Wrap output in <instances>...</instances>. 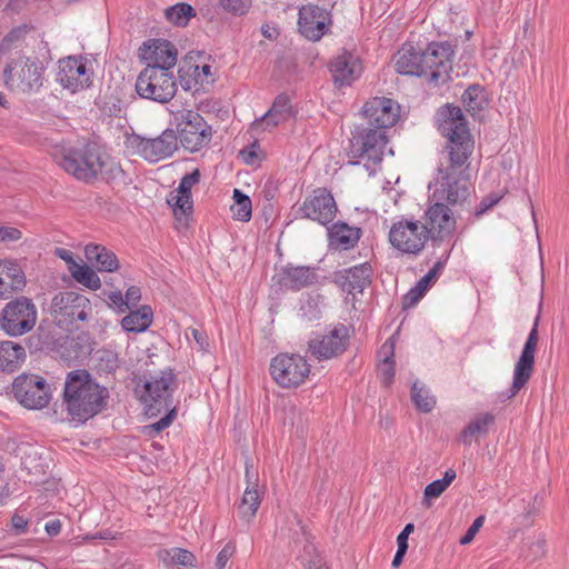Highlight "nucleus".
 <instances>
[{
  "instance_id": "f257e3e1",
  "label": "nucleus",
  "mask_w": 569,
  "mask_h": 569,
  "mask_svg": "<svg viewBox=\"0 0 569 569\" xmlns=\"http://www.w3.org/2000/svg\"><path fill=\"white\" fill-rule=\"evenodd\" d=\"M438 130L448 139L450 164L438 169L435 197L451 204L461 203L469 196V182L462 166L472 153L473 141L459 107H446L438 118Z\"/></svg>"
},
{
  "instance_id": "f03ea898",
  "label": "nucleus",
  "mask_w": 569,
  "mask_h": 569,
  "mask_svg": "<svg viewBox=\"0 0 569 569\" xmlns=\"http://www.w3.org/2000/svg\"><path fill=\"white\" fill-rule=\"evenodd\" d=\"M109 390L100 386L87 370H73L67 375L63 403L73 421L86 422L107 406Z\"/></svg>"
},
{
  "instance_id": "7ed1b4c3",
  "label": "nucleus",
  "mask_w": 569,
  "mask_h": 569,
  "mask_svg": "<svg viewBox=\"0 0 569 569\" xmlns=\"http://www.w3.org/2000/svg\"><path fill=\"white\" fill-rule=\"evenodd\" d=\"M52 156L62 170L84 183L98 180L108 161L101 148L91 141L57 146Z\"/></svg>"
},
{
  "instance_id": "20e7f679",
  "label": "nucleus",
  "mask_w": 569,
  "mask_h": 569,
  "mask_svg": "<svg viewBox=\"0 0 569 569\" xmlns=\"http://www.w3.org/2000/svg\"><path fill=\"white\" fill-rule=\"evenodd\" d=\"M388 142L386 131L372 127L359 130L350 140V157L357 159L352 164L362 162L365 169L371 176L382 161L383 151Z\"/></svg>"
},
{
  "instance_id": "39448f33",
  "label": "nucleus",
  "mask_w": 569,
  "mask_h": 569,
  "mask_svg": "<svg viewBox=\"0 0 569 569\" xmlns=\"http://www.w3.org/2000/svg\"><path fill=\"white\" fill-rule=\"evenodd\" d=\"M90 300L74 291H62L53 296L50 315L53 322L61 329H78L77 321H86L91 315Z\"/></svg>"
},
{
  "instance_id": "423d86ee",
  "label": "nucleus",
  "mask_w": 569,
  "mask_h": 569,
  "mask_svg": "<svg viewBox=\"0 0 569 569\" xmlns=\"http://www.w3.org/2000/svg\"><path fill=\"white\" fill-rule=\"evenodd\" d=\"M143 388L144 392L141 396V401L144 405V413L149 418L157 417L163 410L176 407L172 392L177 388V379L171 370L150 376Z\"/></svg>"
},
{
  "instance_id": "0eeeda50",
  "label": "nucleus",
  "mask_w": 569,
  "mask_h": 569,
  "mask_svg": "<svg viewBox=\"0 0 569 569\" xmlns=\"http://www.w3.org/2000/svg\"><path fill=\"white\" fill-rule=\"evenodd\" d=\"M136 91L143 99L167 103L177 92L174 76L166 68L146 67L137 78Z\"/></svg>"
},
{
  "instance_id": "6e6552de",
  "label": "nucleus",
  "mask_w": 569,
  "mask_h": 569,
  "mask_svg": "<svg viewBox=\"0 0 569 569\" xmlns=\"http://www.w3.org/2000/svg\"><path fill=\"white\" fill-rule=\"evenodd\" d=\"M42 71L43 68L37 59H12L3 70L4 86L13 91H38L42 86Z\"/></svg>"
},
{
  "instance_id": "1a4fd4ad",
  "label": "nucleus",
  "mask_w": 569,
  "mask_h": 569,
  "mask_svg": "<svg viewBox=\"0 0 569 569\" xmlns=\"http://www.w3.org/2000/svg\"><path fill=\"white\" fill-rule=\"evenodd\" d=\"M174 122L180 142L186 150L197 152L211 141V127L197 111H179L174 114Z\"/></svg>"
},
{
  "instance_id": "9d476101",
  "label": "nucleus",
  "mask_w": 569,
  "mask_h": 569,
  "mask_svg": "<svg viewBox=\"0 0 569 569\" xmlns=\"http://www.w3.org/2000/svg\"><path fill=\"white\" fill-rule=\"evenodd\" d=\"M37 317V308L32 300L27 297H18L2 309L0 326L10 337H20L33 329Z\"/></svg>"
},
{
  "instance_id": "9b49d317",
  "label": "nucleus",
  "mask_w": 569,
  "mask_h": 569,
  "mask_svg": "<svg viewBox=\"0 0 569 569\" xmlns=\"http://www.w3.org/2000/svg\"><path fill=\"white\" fill-rule=\"evenodd\" d=\"M126 144L133 154L140 156L149 162H157L160 159L172 156L178 149V136L172 129H166L159 137L153 139L131 134L127 138Z\"/></svg>"
},
{
  "instance_id": "f8f14e48",
  "label": "nucleus",
  "mask_w": 569,
  "mask_h": 569,
  "mask_svg": "<svg viewBox=\"0 0 569 569\" xmlns=\"http://www.w3.org/2000/svg\"><path fill=\"white\" fill-rule=\"evenodd\" d=\"M273 380L282 388H297L310 373V365L299 355L280 353L270 363Z\"/></svg>"
},
{
  "instance_id": "ddd939ff",
  "label": "nucleus",
  "mask_w": 569,
  "mask_h": 569,
  "mask_svg": "<svg viewBox=\"0 0 569 569\" xmlns=\"http://www.w3.org/2000/svg\"><path fill=\"white\" fill-rule=\"evenodd\" d=\"M12 393L27 409H42L50 401V386L38 375L18 376L12 383Z\"/></svg>"
},
{
  "instance_id": "4468645a",
  "label": "nucleus",
  "mask_w": 569,
  "mask_h": 569,
  "mask_svg": "<svg viewBox=\"0 0 569 569\" xmlns=\"http://www.w3.org/2000/svg\"><path fill=\"white\" fill-rule=\"evenodd\" d=\"M389 241L399 251L416 254L427 242V226L420 221L400 220L390 228Z\"/></svg>"
},
{
  "instance_id": "2eb2a0df",
  "label": "nucleus",
  "mask_w": 569,
  "mask_h": 569,
  "mask_svg": "<svg viewBox=\"0 0 569 569\" xmlns=\"http://www.w3.org/2000/svg\"><path fill=\"white\" fill-rule=\"evenodd\" d=\"M349 342L348 328L339 323L327 335H316L308 342V351L317 360H328L342 355Z\"/></svg>"
},
{
  "instance_id": "dca6fc26",
  "label": "nucleus",
  "mask_w": 569,
  "mask_h": 569,
  "mask_svg": "<svg viewBox=\"0 0 569 569\" xmlns=\"http://www.w3.org/2000/svg\"><path fill=\"white\" fill-rule=\"evenodd\" d=\"M298 29L310 41H319L331 26L330 12L318 4L308 3L299 9Z\"/></svg>"
},
{
  "instance_id": "f3484780",
  "label": "nucleus",
  "mask_w": 569,
  "mask_h": 569,
  "mask_svg": "<svg viewBox=\"0 0 569 569\" xmlns=\"http://www.w3.org/2000/svg\"><path fill=\"white\" fill-rule=\"evenodd\" d=\"M369 127L383 130L393 127L400 118V106L386 97H375L362 109Z\"/></svg>"
},
{
  "instance_id": "a211bd4d",
  "label": "nucleus",
  "mask_w": 569,
  "mask_h": 569,
  "mask_svg": "<svg viewBox=\"0 0 569 569\" xmlns=\"http://www.w3.org/2000/svg\"><path fill=\"white\" fill-rule=\"evenodd\" d=\"M91 74L87 69V59L83 57H67L59 61L57 81L71 92H77L90 86Z\"/></svg>"
},
{
  "instance_id": "6ab92c4d",
  "label": "nucleus",
  "mask_w": 569,
  "mask_h": 569,
  "mask_svg": "<svg viewBox=\"0 0 569 569\" xmlns=\"http://www.w3.org/2000/svg\"><path fill=\"white\" fill-rule=\"evenodd\" d=\"M333 196L325 188L313 190L299 208L303 218L317 221L323 226L331 222L337 213Z\"/></svg>"
},
{
  "instance_id": "aec40b11",
  "label": "nucleus",
  "mask_w": 569,
  "mask_h": 569,
  "mask_svg": "<svg viewBox=\"0 0 569 569\" xmlns=\"http://www.w3.org/2000/svg\"><path fill=\"white\" fill-rule=\"evenodd\" d=\"M452 56L450 43H429V83L441 87L451 80Z\"/></svg>"
},
{
  "instance_id": "412c9836",
  "label": "nucleus",
  "mask_w": 569,
  "mask_h": 569,
  "mask_svg": "<svg viewBox=\"0 0 569 569\" xmlns=\"http://www.w3.org/2000/svg\"><path fill=\"white\" fill-rule=\"evenodd\" d=\"M538 321L539 317L536 318L533 328L531 329L527 338V341L523 346L520 358L518 359L515 366L510 397L516 396L519 392V390L528 382L532 375L535 355L538 346Z\"/></svg>"
},
{
  "instance_id": "4be33fe9",
  "label": "nucleus",
  "mask_w": 569,
  "mask_h": 569,
  "mask_svg": "<svg viewBox=\"0 0 569 569\" xmlns=\"http://www.w3.org/2000/svg\"><path fill=\"white\" fill-rule=\"evenodd\" d=\"M426 50L406 42L393 57L395 69L398 73L412 77L425 74Z\"/></svg>"
},
{
  "instance_id": "5701e85b",
  "label": "nucleus",
  "mask_w": 569,
  "mask_h": 569,
  "mask_svg": "<svg viewBox=\"0 0 569 569\" xmlns=\"http://www.w3.org/2000/svg\"><path fill=\"white\" fill-rule=\"evenodd\" d=\"M361 63L358 57L349 51L338 54L330 63V71L337 86L350 84L361 73Z\"/></svg>"
},
{
  "instance_id": "b1692460",
  "label": "nucleus",
  "mask_w": 569,
  "mask_h": 569,
  "mask_svg": "<svg viewBox=\"0 0 569 569\" xmlns=\"http://www.w3.org/2000/svg\"><path fill=\"white\" fill-rule=\"evenodd\" d=\"M456 221L450 209L443 203H435L429 208V238L443 239L451 234Z\"/></svg>"
},
{
  "instance_id": "393cba45",
  "label": "nucleus",
  "mask_w": 569,
  "mask_h": 569,
  "mask_svg": "<svg viewBox=\"0 0 569 569\" xmlns=\"http://www.w3.org/2000/svg\"><path fill=\"white\" fill-rule=\"evenodd\" d=\"M26 287L22 268L12 260H0V298Z\"/></svg>"
},
{
  "instance_id": "a878e982",
  "label": "nucleus",
  "mask_w": 569,
  "mask_h": 569,
  "mask_svg": "<svg viewBox=\"0 0 569 569\" xmlns=\"http://www.w3.org/2000/svg\"><path fill=\"white\" fill-rule=\"evenodd\" d=\"M147 48L150 53L144 58L151 60L147 67L166 68V72H171L170 69L177 63V50L173 44L167 40H153Z\"/></svg>"
},
{
  "instance_id": "bb28decb",
  "label": "nucleus",
  "mask_w": 569,
  "mask_h": 569,
  "mask_svg": "<svg viewBox=\"0 0 569 569\" xmlns=\"http://www.w3.org/2000/svg\"><path fill=\"white\" fill-rule=\"evenodd\" d=\"M87 260L94 266L99 271H114L119 267L117 256L107 248L90 243L84 248Z\"/></svg>"
},
{
  "instance_id": "cd10ccee",
  "label": "nucleus",
  "mask_w": 569,
  "mask_h": 569,
  "mask_svg": "<svg viewBox=\"0 0 569 569\" xmlns=\"http://www.w3.org/2000/svg\"><path fill=\"white\" fill-rule=\"evenodd\" d=\"M317 274L309 267H288L280 279V284L288 289L299 290L316 282Z\"/></svg>"
},
{
  "instance_id": "c85d7f7f",
  "label": "nucleus",
  "mask_w": 569,
  "mask_h": 569,
  "mask_svg": "<svg viewBox=\"0 0 569 569\" xmlns=\"http://www.w3.org/2000/svg\"><path fill=\"white\" fill-rule=\"evenodd\" d=\"M153 311L149 306H142L137 310H131L121 320V327L124 331L140 333L146 331L152 323Z\"/></svg>"
},
{
  "instance_id": "c756f323",
  "label": "nucleus",
  "mask_w": 569,
  "mask_h": 569,
  "mask_svg": "<svg viewBox=\"0 0 569 569\" xmlns=\"http://www.w3.org/2000/svg\"><path fill=\"white\" fill-rule=\"evenodd\" d=\"M495 421V416L490 412H482L475 416L473 419L463 428L460 433V440L465 445H470L473 440H478L480 437L486 436L489 430V426Z\"/></svg>"
},
{
  "instance_id": "7c9ffc66",
  "label": "nucleus",
  "mask_w": 569,
  "mask_h": 569,
  "mask_svg": "<svg viewBox=\"0 0 569 569\" xmlns=\"http://www.w3.org/2000/svg\"><path fill=\"white\" fill-rule=\"evenodd\" d=\"M292 114L291 101L288 94L280 93L273 100L271 108L261 117L260 122L276 127Z\"/></svg>"
},
{
  "instance_id": "2f4dec72",
  "label": "nucleus",
  "mask_w": 569,
  "mask_h": 569,
  "mask_svg": "<svg viewBox=\"0 0 569 569\" xmlns=\"http://www.w3.org/2000/svg\"><path fill=\"white\" fill-rule=\"evenodd\" d=\"M24 357V348L19 343L13 341L0 342V371H14Z\"/></svg>"
},
{
  "instance_id": "473e14b6",
  "label": "nucleus",
  "mask_w": 569,
  "mask_h": 569,
  "mask_svg": "<svg viewBox=\"0 0 569 569\" xmlns=\"http://www.w3.org/2000/svg\"><path fill=\"white\" fill-rule=\"evenodd\" d=\"M331 243L341 246L343 249L352 248L360 238V229L349 227L347 223L337 222L329 229Z\"/></svg>"
},
{
  "instance_id": "72a5a7b5",
  "label": "nucleus",
  "mask_w": 569,
  "mask_h": 569,
  "mask_svg": "<svg viewBox=\"0 0 569 569\" xmlns=\"http://www.w3.org/2000/svg\"><path fill=\"white\" fill-rule=\"evenodd\" d=\"M380 355L385 356L379 366L381 383L389 387L395 378L393 343L385 342L380 349Z\"/></svg>"
},
{
  "instance_id": "f704fd0d",
  "label": "nucleus",
  "mask_w": 569,
  "mask_h": 569,
  "mask_svg": "<svg viewBox=\"0 0 569 569\" xmlns=\"http://www.w3.org/2000/svg\"><path fill=\"white\" fill-rule=\"evenodd\" d=\"M261 503V496L257 488L247 486L241 502L239 505V512L243 519L250 521Z\"/></svg>"
},
{
  "instance_id": "c9c22d12",
  "label": "nucleus",
  "mask_w": 569,
  "mask_h": 569,
  "mask_svg": "<svg viewBox=\"0 0 569 569\" xmlns=\"http://www.w3.org/2000/svg\"><path fill=\"white\" fill-rule=\"evenodd\" d=\"M546 552V539L542 535L527 539L520 550V557L528 562H533L543 557Z\"/></svg>"
},
{
  "instance_id": "e433bc0d",
  "label": "nucleus",
  "mask_w": 569,
  "mask_h": 569,
  "mask_svg": "<svg viewBox=\"0 0 569 569\" xmlns=\"http://www.w3.org/2000/svg\"><path fill=\"white\" fill-rule=\"evenodd\" d=\"M160 558L166 565H177L182 567H196L197 562L192 552L180 548L162 550L160 552Z\"/></svg>"
},
{
  "instance_id": "4c0bfd02",
  "label": "nucleus",
  "mask_w": 569,
  "mask_h": 569,
  "mask_svg": "<svg viewBox=\"0 0 569 569\" xmlns=\"http://www.w3.org/2000/svg\"><path fill=\"white\" fill-rule=\"evenodd\" d=\"M349 288L350 293L355 291L362 292L365 287L370 283L371 268L367 263L349 268Z\"/></svg>"
},
{
  "instance_id": "58836bf2",
  "label": "nucleus",
  "mask_w": 569,
  "mask_h": 569,
  "mask_svg": "<svg viewBox=\"0 0 569 569\" xmlns=\"http://www.w3.org/2000/svg\"><path fill=\"white\" fill-rule=\"evenodd\" d=\"M234 203L231 207L233 218L247 222L252 216V206L250 198L244 194L241 190L234 189L232 196Z\"/></svg>"
},
{
  "instance_id": "ea45409f",
  "label": "nucleus",
  "mask_w": 569,
  "mask_h": 569,
  "mask_svg": "<svg viewBox=\"0 0 569 569\" xmlns=\"http://www.w3.org/2000/svg\"><path fill=\"white\" fill-rule=\"evenodd\" d=\"M166 18L176 26H186L196 16L194 9L188 3H177L166 9Z\"/></svg>"
},
{
  "instance_id": "a19ab883",
  "label": "nucleus",
  "mask_w": 569,
  "mask_h": 569,
  "mask_svg": "<svg viewBox=\"0 0 569 569\" xmlns=\"http://www.w3.org/2000/svg\"><path fill=\"white\" fill-rule=\"evenodd\" d=\"M167 202L172 208L173 214L178 220L188 218L192 213V199H188L187 196L171 193Z\"/></svg>"
},
{
  "instance_id": "79ce46f5",
  "label": "nucleus",
  "mask_w": 569,
  "mask_h": 569,
  "mask_svg": "<svg viewBox=\"0 0 569 569\" xmlns=\"http://www.w3.org/2000/svg\"><path fill=\"white\" fill-rule=\"evenodd\" d=\"M71 276L77 282L89 289L97 290L101 287L100 278L90 267L86 264H80L77 270L72 271Z\"/></svg>"
},
{
  "instance_id": "37998d69",
  "label": "nucleus",
  "mask_w": 569,
  "mask_h": 569,
  "mask_svg": "<svg viewBox=\"0 0 569 569\" xmlns=\"http://www.w3.org/2000/svg\"><path fill=\"white\" fill-rule=\"evenodd\" d=\"M427 293V274L422 276L413 288L402 297V310H408L418 305Z\"/></svg>"
},
{
  "instance_id": "c03bdc74",
  "label": "nucleus",
  "mask_w": 569,
  "mask_h": 569,
  "mask_svg": "<svg viewBox=\"0 0 569 569\" xmlns=\"http://www.w3.org/2000/svg\"><path fill=\"white\" fill-rule=\"evenodd\" d=\"M303 535L306 536V543L303 546L302 553L299 556L301 563L308 569L323 568L320 566V560L317 555L316 547L309 540V536L306 532H303Z\"/></svg>"
},
{
  "instance_id": "a18cd8bd",
  "label": "nucleus",
  "mask_w": 569,
  "mask_h": 569,
  "mask_svg": "<svg viewBox=\"0 0 569 569\" xmlns=\"http://www.w3.org/2000/svg\"><path fill=\"white\" fill-rule=\"evenodd\" d=\"M456 479V471L448 469L442 479L435 480L429 483V499L438 498Z\"/></svg>"
},
{
  "instance_id": "49530a36",
  "label": "nucleus",
  "mask_w": 569,
  "mask_h": 569,
  "mask_svg": "<svg viewBox=\"0 0 569 569\" xmlns=\"http://www.w3.org/2000/svg\"><path fill=\"white\" fill-rule=\"evenodd\" d=\"M162 412H166V415L160 420L144 427V430L148 432V435L159 433L168 428L177 416V408L172 407L168 410H163Z\"/></svg>"
},
{
  "instance_id": "de8ad7c7",
  "label": "nucleus",
  "mask_w": 569,
  "mask_h": 569,
  "mask_svg": "<svg viewBox=\"0 0 569 569\" xmlns=\"http://www.w3.org/2000/svg\"><path fill=\"white\" fill-rule=\"evenodd\" d=\"M200 180V171L199 169H194L191 173H187L182 177L179 187L177 189V193L181 196H187L188 199H192L191 189L194 184H197Z\"/></svg>"
},
{
  "instance_id": "09e8293b",
  "label": "nucleus",
  "mask_w": 569,
  "mask_h": 569,
  "mask_svg": "<svg viewBox=\"0 0 569 569\" xmlns=\"http://www.w3.org/2000/svg\"><path fill=\"white\" fill-rule=\"evenodd\" d=\"M219 2L226 11L236 16L244 14L251 6V0H219Z\"/></svg>"
},
{
  "instance_id": "8fccbe9b",
  "label": "nucleus",
  "mask_w": 569,
  "mask_h": 569,
  "mask_svg": "<svg viewBox=\"0 0 569 569\" xmlns=\"http://www.w3.org/2000/svg\"><path fill=\"white\" fill-rule=\"evenodd\" d=\"M479 92L480 89L477 86H471L465 91L462 99L469 111L475 112L482 108V101H478Z\"/></svg>"
},
{
  "instance_id": "3c124183",
  "label": "nucleus",
  "mask_w": 569,
  "mask_h": 569,
  "mask_svg": "<svg viewBox=\"0 0 569 569\" xmlns=\"http://www.w3.org/2000/svg\"><path fill=\"white\" fill-rule=\"evenodd\" d=\"M423 386L419 387V382L415 381L410 390V400L421 412H427V402L422 397Z\"/></svg>"
},
{
  "instance_id": "603ef678",
  "label": "nucleus",
  "mask_w": 569,
  "mask_h": 569,
  "mask_svg": "<svg viewBox=\"0 0 569 569\" xmlns=\"http://www.w3.org/2000/svg\"><path fill=\"white\" fill-rule=\"evenodd\" d=\"M108 300L119 313H124L127 310H129V305L126 302L124 297L120 290L110 292L108 295Z\"/></svg>"
},
{
  "instance_id": "864d4df0",
  "label": "nucleus",
  "mask_w": 569,
  "mask_h": 569,
  "mask_svg": "<svg viewBox=\"0 0 569 569\" xmlns=\"http://www.w3.org/2000/svg\"><path fill=\"white\" fill-rule=\"evenodd\" d=\"M236 547L232 542H228L222 550L218 553L216 560L217 569H224L229 559L233 556Z\"/></svg>"
},
{
  "instance_id": "5fc2aeb1",
  "label": "nucleus",
  "mask_w": 569,
  "mask_h": 569,
  "mask_svg": "<svg viewBox=\"0 0 569 569\" xmlns=\"http://www.w3.org/2000/svg\"><path fill=\"white\" fill-rule=\"evenodd\" d=\"M54 256L62 259L67 263L68 270L71 274H72V271L77 270V268L80 266L73 258V253L68 249L56 248Z\"/></svg>"
},
{
  "instance_id": "6e6d98bb",
  "label": "nucleus",
  "mask_w": 569,
  "mask_h": 569,
  "mask_svg": "<svg viewBox=\"0 0 569 569\" xmlns=\"http://www.w3.org/2000/svg\"><path fill=\"white\" fill-rule=\"evenodd\" d=\"M483 522H485V517L483 516L478 517L473 521V523L469 527L467 532L461 537L460 543L468 545L469 542H471L473 540L475 536L477 535V532L482 527Z\"/></svg>"
},
{
  "instance_id": "4d7b16f0",
  "label": "nucleus",
  "mask_w": 569,
  "mask_h": 569,
  "mask_svg": "<svg viewBox=\"0 0 569 569\" xmlns=\"http://www.w3.org/2000/svg\"><path fill=\"white\" fill-rule=\"evenodd\" d=\"M141 299V289L137 286H131L127 289L124 300L129 305V310L138 305Z\"/></svg>"
},
{
  "instance_id": "13d9d810",
  "label": "nucleus",
  "mask_w": 569,
  "mask_h": 569,
  "mask_svg": "<svg viewBox=\"0 0 569 569\" xmlns=\"http://www.w3.org/2000/svg\"><path fill=\"white\" fill-rule=\"evenodd\" d=\"M21 238V231L12 227H0V241H17Z\"/></svg>"
},
{
  "instance_id": "bf43d9fd",
  "label": "nucleus",
  "mask_w": 569,
  "mask_h": 569,
  "mask_svg": "<svg viewBox=\"0 0 569 569\" xmlns=\"http://www.w3.org/2000/svg\"><path fill=\"white\" fill-rule=\"evenodd\" d=\"M333 282L337 286H339L343 291H347L348 293H350V288H349L350 279H349V270L348 269L335 272Z\"/></svg>"
},
{
  "instance_id": "052dcab7",
  "label": "nucleus",
  "mask_w": 569,
  "mask_h": 569,
  "mask_svg": "<svg viewBox=\"0 0 569 569\" xmlns=\"http://www.w3.org/2000/svg\"><path fill=\"white\" fill-rule=\"evenodd\" d=\"M11 525H12V528L14 530V533L16 535H21L26 531L27 529V526H28V520L18 515V513H14L11 518Z\"/></svg>"
},
{
  "instance_id": "680f3d73",
  "label": "nucleus",
  "mask_w": 569,
  "mask_h": 569,
  "mask_svg": "<svg viewBox=\"0 0 569 569\" xmlns=\"http://www.w3.org/2000/svg\"><path fill=\"white\" fill-rule=\"evenodd\" d=\"M254 147H256V143H253L251 146V148H246L240 151V156L242 157V160L247 164H253L258 158L256 151L253 150Z\"/></svg>"
},
{
  "instance_id": "e2e57ef3",
  "label": "nucleus",
  "mask_w": 569,
  "mask_h": 569,
  "mask_svg": "<svg viewBox=\"0 0 569 569\" xmlns=\"http://www.w3.org/2000/svg\"><path fill=\"white\" fill-rule=\"evenodd\" d=\"M44 529L49 536H57L61 530V522L59 519L50 520L46 523Z\"/></svg>"
},
{
  "instance_id": "0e129e2a",
  "label": "nucleus",
  "mask_w": 569,
  "mask_h": 569,
  "mask_svg": "<svg viewBox=\"0 0 569 569\" xmlns=\"http://www.w3.org/2000/svg\"><path fill=\"white\" fill-rule=\"evenodd\" d=\"M246 480L247 486H249L250 488H257L258 476L250 472V466L248 462H246Z\"/></svg>"
},
{
  "instance_id": "69168bd1",
  "label": "nucleus",
  "mask_w": 569,
  "mask_h": 569,
  "mask_svg": "<svg viewBox=\"0 0 569 569\" xmlns=\"http://www.w3.org/2000/svg\"><path fill=\"white\" fill-rule=\"evenodd\" d=\"M445 264V261L439 260L432 269L429 270V287L431 286V282L436 279L438 273L442 270Z\"/></svg>"
},
{
  "instance_id": "338daca9",
  "label": "nucleus",
  "mask_w": 569,
  "mask_h": 569,
  "mask_svg": "<svg viewBox=\"0 0 569 569\" xmlns=\"http://www.w3.org/2000/svg\"><path fill=\"white\" fill-rule=\"evenodd\" d=\"M113 538H114V536L112 535V532L110 530L99 531V532H97L93 536H86L84 537V539H87V540H89V539L109 540V539H113Z\"/></svg>"
},
{
  "instance_id": "774afa93",
  "label": "nucleus",
  "mask_w": 569,
  "mask_h": 569,
  "mask_svg": "<svg viewBox=\"0 0 569 569\" xmlns=\"http://www.w3.org/2000/svg\"><path fill=\"white\" fill-rule=\"evenodd\" d=\"M191 333H192V337L194 338V340L197 341V343L202 348L204 349L206 346H208L207 343V340L204 338V336L197 329H192L191 330Z\"/></svg>"
}]
</instances>
